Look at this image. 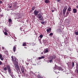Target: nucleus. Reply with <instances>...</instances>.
I'll return each mask as SVG.
<instances>
[{
    "label": "nucleus",
    "instance_id": "864d4df0",
    "mask_svg": "<svg viewBox=\"0 0 78 78\" xmlns=\"http://www.w3.org/2000/svg\"><path fill=\"white\" fill-rule=\"evenodd\" d=\"M11 76L12 77V78H13V77L12 76V75H11Z\"/></svg>",
    "mask_w": 78,
    "mask_h": 78
},
{
    "label": "nucleus",
    "instance_id": "4c0bfd02",
    "mask_svg": "<svg viewBox=\"0 0 78 78\" xmlns=\"http://www.w3.org/2000/svg\"><path fill=\"white\" fill-rule=\"evenodd\" d=\"M5 53H6V55H8V52L7 51H5Z\"/></svg>",
    "mask_w": 78,
    "mask_h": 78
},
{
    "label": "nucleus",
    "instance_id": "0eeeda50",
    "mask_svg": "<svg viewBox=\"0 0 78 78\" xmlns=\"http://www.w3.org/2000/svg\"><path fill=\"white\" fill-rule=\"evenodd\" d=\"M57 33H62V30L60 29H58L57 30Z\"/></svg>",
    "mask_w": 78,
    "mask_h": 78
},
{
    "label": "nucleus",
    "instance_id": "cd10ccee",
    "mask_svg": "<svg viewBox=\"0 0 78 78\" xmlns=\"http://www.w3.org/2000/svg\"><path fill=\"white\" fill-rule=\"evenodd\" d=\"M4 70H5V71H6V70H7V68L6 67H5L4 68Z\"/></svg>",
    "mask_w": 78,
    "mask_h": 78
},
{
    "label": "nucleus",
    "instance_id": "f3484780",
    "mask_svg": "<svg viewBox=\"0 0 78 78\" xmlns=\"http://www.w3.org/2000/svg\"><path fill=\"white\" fill-rule=\"evenodd\" d=\"M51 29L49 28L48 29H47V32H50L51 31Z\"/></svg>",
    "mask_w": 78,
    "mask_h": 78
},
{
    "label": "nucleus",
    "instance_id": "393cba45",
    "mask_svg": "<svg viewBox=\"0 0 78 78\" xmlns=\"http://www.w3.org/2000/svg\"><path fill=\"white\" fill-rule=\"evenodd\" d=\"M76 69L77 70V73L78 74V66H76Z\"/></svg>",
    "mask_w": 78,
    "mask_h": 78
},
{
    "label": "nucleus",
    "instance_id": "7ed1b4c3",
    "mask_svg": "<svg viewBox=\"0 0 78 78\" xmlns=\"http://www.w3.org/2000/svg\"><path fill=\"white\" fill-rule=\"evenodd\" d=\"M39 11H37L36 10H35L34 11V14L35 16H37V15H38V13H39Z\"/></svg>",
    "mask_w": 78,
    "mask_h": 78
},
{
    "label": "nucleus",
    "instance_id": "a878e982",
    "mask_svg": "<svg viewBox=\"0 0 78 78\" xmlns=\"http://www.w3.org/2000/svg\"><path fill=\"white\" fill-rule=\"evenodd\" d=\"M35 8H36L35 6H33V7L32 8V10L34 11V10L35 9Z\"/></svg>",
    "mask_w": 78,
    "mask_h": 78
},
{
    "label": "nucleus",
    "instance_id": "2f4dec72",
    "mask_svg": "<svg viewBox=\"0 0 78 78\" xmlns=\"http://www.w3.org/2000/svg\"><path fill=\"white\" fill-rule=\"evenodd\" d=\"M38 40H39V42H41V38H39V37H38Z\"/></svg>",
    "mask_w": 78,
    "mask_h": 78
},
{
    "label": "nucleus",
    "instance_id": "f03ea898",
    "mask_svg": "<svg viewBox=\"0 0 78 78\" xmlns=\"http://www.w3.org/2000/svg\"><path fill=\"white\" fill-rule=\"evenodd\" d=\"M15 68H16L17 70L19 71V72H18V73H19V74H21V72H20V68L19 67V66L16 65L15 67Z\"/></svg>",
    "mask_w": 78,
    "mask_h": 78
},
{
    "label": "nucleus",
    "instance_id": "9b49d317",
    "mask_svg": "<svg viewBox=\"0 0 78 78\" xmlns=\"http://www.w3.org/2000/svg\"><path fill=\"white\" fill-rule=\"evenodd\" d=\"M67 11H69V12H70V11H72V9L71 8V7H69Z\"/></svg>",
    "mask_w": 78,
    "mask_h": 78
},
{
    "label": "nucleus",
    "instance_id": "a211bd4d",
    "mask_svg": "<svg viewBox=\"0 0 78 78\" xmlns=\"http://www.w3.org/2000/svg\"><path fill=\"white\" fill-rule=\"evenodd\" d=\"M63 15H65V13H66V10H65L64 9H63Z\"/></svg>",
    "mask_w": 78,
    "mask_h": 78
},
{
    "label": "nucleus",
    "instance_id": "dca6fc26",
    "mask_svg": "<svg viewBox=\"0 0 78 78\" xmlns=\"http://www.w3.org/2000/svg\"><path fill=\"white\" fill-rule=\"evenodd\" d=\"M42 15H41V13H40L39 14H38V17H42Z\"/></svg>",
    "mask_w": 78,
    "mask_h": 78
},
{
    "label": "nucleus",
    "instance_id": "423d86ee",
    "mask_svg": "<svg viewBox=\"0 0 78 78\" xmlns=\"http://www.w3.org/2000/svg\"><path fill=\"white\" fill-rule=\"evenodd\" d=\"M56 58V56L55 55H53L52 56H51L50 57V59H51L53 60V59H55V58Z\"/></svg>",
    "mask_w": 78,
    "mask_h": 78
},
{
    "label": "nucleus",
    "instance_id": "6ab92c4d",
    "mask_svg": "<svg viewBox=\"0 0 78 78\" xmlns=\"http://www.w3.org/2000/svg\"><path fill=\"white\" fill-rule=\"evenodd\" d=\"M67 8H68V7H67V6L66 5L65 6L64 9H64L65 10H67Z\"/></svg>",
    "mask_w": 78,
    "mask_h": 78
},
{
    "label": "nucleus",
    "instance_id": "37998d69",
    "mask_svg": "<svg viewBox=\"0 0 78 78\" xmlns=\"http://www.w3.org/2000/svg\"><path fill=\"white\" fill-rule=\"evenodd\" d=\"M5 31H6V32H8V30H6V29H5Z\"/></svg>",
    "mask_w": 78,
    "mask_h": 78
},
{
    "label": "nucleus",
    "instance_id": "9d476101",
    "mask_svg": "<svg viewBox=\"0 0 78 78\" xmlns=\"http://www.w3.org/2000/svg\"><path fill=\"white\" fill-rule=\"evenodd\" d=\"M73 13H76L77 12V10L75 9H74L73 10Z\"/></svg>",
    "mask_w": 78,
    "mask_h": 78
},
{
    "label": "nucleus",
    "instance_id": "5701e85b",
    "mask_svg": "<svg viewBox=\"0 0 78 78\" xmlns=\"http://www.w3.org/2000/svg\"><path fill=\"white\" fill-rule=\"evenodd\" d=\"M39 37H40L41 39H42L43 37V35L41 34L39 36Z\"/></svg>",
    "mask_w": 78,
    "mask_h": 78
},
{
    "label": "nucleus",
    "instance_id": "603ef678",
    "mask_svg": "<svg viewBox=\"0 0 78 78\" xmlns=\"http://www.w3.org/2000/svg\"><path fill=\"white\" fill-rule=\"evenodd\" d=\"M41 55H42L43 54V52H41Z\"/></svg>",
    "mask_w": 78,
    "mask_h": 78
},
{
    "label": "nucleus",
    "instance_id": "13d9d810",
    "mask_svg": "<svg viewBox=\"0 0 78 78\" xmlns=\"http://www.w3.org/2000/svg\"><path fill=\"white\" fill-rule=\"evenodd\" d=\"M3 48V49H4V48Z\"/></svg>",
    "mask_w": 78,
    "mask_h": 78
},
{
    "label": "nucleus",
    "instance_id": "8fccbe9b",
    "mask_svg": "<svg viewBox=\"0 0 78 78\" xmlns=\"http://www.w3.org/2000/svg\"><path fill=\"white\" fill-rule=\"evenodd\" d=\"M76 8H78V5L77 6H76Z\"/></svg>",
    "mask_w": 78,
    "mask_h": 78
},
{
    "label": "nucleus",
    "instance_id": "c03bdc74",
    "mask_svg": "<svg viewBox=\"0 0 78 78\" xmlns=\"http://www.w3.org/2000/svg\"><path fill=\"white\" fill-rule=\"evenodd\" d=\"M26 65H27V66H28V64H29V63H26Z\"/></svg>",
    "mask_w": 78,
    "mask_h": 78
},
{
    "label": "nucleus",
    "instance_id": "473e14b6",
    "mask_svg": "<svg viewBox=\"0 0 78 78\" xmlns=\"http://www.w3.org/2000/svg\"><path fill=\"white\" fill-rule=\"evenodd\" d=\"M74 62H72V66H73V67H74Z\"/></svg>",
    "mask_w": 78,
    "mask_h": 78
},
{
    "label": "nucleus",
    "instance_id": "72a5a7b5",
    "mask_svg": "<svg viewBox=\"0 0 78 78\" xmlns=\"http://www.w3.org/2000/svg\"><path fill=\"white\" fill-rule=\"evenodd\" d=\"M1 58V60L2 61H3L4 58H3L2 57L1 58Z\"/></svg>",
    "mask_w": 78,
    "mask_h": 78
},
{
    "label": "nucleus",
    "instance_id": "bb28decb",
    "mask_svg": "<svg viewBox=\"0 0 78 78\" xmlns=\"http://www.w3.org/2000/svg\"><path fill=\"white\" fill-rule=\"evenodd\" d=\"M12 22V20H11V19H9V23H11V22Z\"/></svg>",
    "mask_w": 78,
    "mask_h": 78
},
{
    "label": "nucleus",
    "instance_id": "09e8293b",
    "mask_svg": "<svg viewBox=\"0 0 78 78\" xmlns=\"http://www.w3.org/2000/svg\"><path fill=\"white\" fill-rule=\"evenodd\" d=\"M51 11H52V12H54V10H52Z\"/></svg>",
    "mask_w": 78,
    "mask_h": 78
},
{
    "label": "nucleus",
    "instance_id": "6e6d98bb",
    "mask_svg": "<svg viewBox=\"0 0 78 78\" xmlns=\"http://www.w3.org/2000/svg\"><path fill=\"white\" fill-rule=\"evenodd\" d=\"M25 48H26V47H24Z\"/></svg>",
    "mask_w": 78,
    "mask_h": 78
},
{
    "label": "nucleus",
    "instance_id": "20e7f679",
    "mask_svg": "<svg viewBox=\"0 0 78 78\" xmlns=\"http://www.w3.org/2000/svg\"><path fill=\"white\" fill-rule=\"evenodd\" d=\"M21 70L23 73H24V72H25H25L27 71V70L26 69H24V67H22V68H21Z\"/></svg>",
    "mask_w": 78,
    "mask_h": 78
},
{
    "label": "nucleus",
    "instance_id": "39448f33",
    "mask_svg": "<svg viewBox=\"0 0 78 78\" xmlns=\"http://www.w3.org/2000/svg\"><path fill=\"white\" fill-rule=\"evenodd\" d=\"M38 18L40 20H41V21H44V17L43 16H42L40 17H39Z\"/></svg>",
    "mask_w": 78,
    "mask_h": 78
},
{
    "label": "nucleus",
    "instance_id": "1a4fd4ad",
    "mask_svg": "<svg viewBox=\"0 0 78 78\" xmlns=\"http://www.w3.org/2000/svg\"><path fill=\"white\" fill-rule=\"evenodd\" d=\"M44 2L45 3H49L50 1L49 0H44Z\"/></svg>",
    "mask_w": 78,
    "mask_h": 78
},
{
    "label": "nucleus",
    "instance_id": "7c9ffc66",
    "mask_svg": "<svg viewBox=\"0 0 78 78\" xmlns=\"http://www.w3.org/2000/svg\"><path fill=\"white\" fill-rule=\"evenodd\" d=\"M75 33L76 36L78 35V32H75Z\"/></svg>",
    "mask_w": 78,
    "mask_h": 78
},
{
    "label": "nucleus",
    "instance_id": "4d7b16f0",
    "mask_svg": "<svg viewBox=\"0 0 78 78\" xmlns=\"http://www.w3.org/2000/svg\"><path fill=\"white\" fill-rule=\"evenodd\" d=\"M0 10H1V9H0ZM0 12H1V11L0 10Z\"/></svg>",
    "mask_w": 78,
    "mask_h": 78
},
{
    "label": "nucleus",
    "instance_id": "2eb2a0df",
    "mask_svg": "<svg viewBox=\"0 0 78 78\" xmlns=\"http://www.w3.org/2000/svg\"><path fill=\"white\" fill-rule=\"evenodd\" d=\"M6 67H7V70H9V69H11V67L9 65H8L6 66Z\"/></svg>",
    "mask_w": 78,
    "mask_h": 78
},
{
    "label": "nucleus",
    "instance_id": "5fc2aeb1",
    "mask_svg": "<svg viewBox=\"0 0 78 78\" xmlns=\"http://www.w3.org/2000/svg\"><path fill=\"white\" fill-rule=\"evenodd\" d=\"M23 31H24V32H26V31H25V30H23Z\"/></svg>",
    "mask_w": 78,
    "mask_h": 78
},
{
    "label": "nucleus",
    "instance_id": "aec40b11",
    "mask_svg": "<svg viewBox=\"0 0 78 78\" xmlns=\"http://www.w3.org/2000/svg\"><path fill=\"white\" fill-rule=\"evenodd\" d=\"M16 47L15 46H14L13 48L14 52H15L16 51Z\"/></svg>",
    "mask_w": 78,
    "mask_h": 78
},
{
    "label": "nucleus",
    "instance_id": "a18cd8bd",
    "mask_svg": "<svg viewBox=\"0 0 78 78\" xmlns=\"http://www.w3.org/2000/svg\"><path fill=\"white\" fill-rule=\"evenodd\" d=\"M38 78H41V76H39V75L38 76Z\"/></svg>",
    "mask_w": 78,
    "mask_h": 78
},
{
    "label": "nucleus",
    "instance_id": "f704fd0d",
    "mask_svg": "<svg viewBox=\"0 0 78 78\" xmlns=\"http://www.w3.org/2000/svg\"><path fill=\"white\" fill-rule=\"evenodd\" d=\"M51 62H53V59H51L50 60H49V62L51 63Z\"/></svg>",
    "mask_w": 78,
    "mask_h": 78
},
{
    "label": "nucleus",
    "instance_id": "052dcab7",
    "mask_svg": "<svg viewBox=\"0 0 78 78\" xmlns=\"http://www.w3.org/2000/svg\"><path fill=\"white\" fill-rule=\"evenodd\" d=\"M54 68H55V67H54Z\"/></svg>",
    "mask_w": 78,
    "mask_h": 78
},
{
    "label": "nucleus",
    "instance_id": "ddd939ff",
    "mask_svg": "<svg viewBox=\"0 0 78 78\" xmlns=\"http://www.w3.org/2000/svg\"><path fill=\"white\" fill-rule=\"evenodd\" d=\"M41 23L43 25H46L47 24V22L44 21L41 22Z\"/></svg>",
    "mask_w": 78,
    "mask_h": 78
},
{
    "label": "nucleus",
    "instance_id": "f257e3e1",
    "mask_svg": "<svg viewBox=\"0 0 78 78\" xmlns=\"http://www.w3.org/2000/svg\"><path fill=\"white\" fill-rule=\"evenodd\" d=\"M11 58H12V60L13 61V62L14 64H16V63H17V59L16 58H15L14 57H13V56H11Z\"/></svg>",
    "mask_w": 78,
    "mask_h": 78
},
{
    "label": "nucleus",
    "instance_id": "c9c22d12",
    "mask_svg": "<svg viewBox=\"0 0 78 78\" xmlns=\"http://www.w3.org/2000/svg\"><path fill=\"white\" fill-rule=\"evenodd\" d=\"M53 34L52 33H51L50 34H49V36H52L53 35Z\"/></svg>",
    "mask_w": 78,
    "mask_h": 78
},
{
    "label": "nucleus",
    "instance_id": "de8ad7c7",
    "mask_svg": "<svg viewBox=\"0 0 78 78\" xmlns=\"http://www.w3.org/2000/svg\"><path fill=\"white\" fill-rule=\"evenodd\" d=\"M16 5H13V7H14V8H16Z\"/></svg>",
    "mask_w": 78,
    "mask_h": 78
},
{
    "label": "nucleus",
    "instance_id": "b1692460",
    "mask_svg": "<svg viewBox=\"0 0 78 78\" xmlns=\"http://www.w3.org/2000/svg\"><path fill=\"white\" fill-rule=\"evenodd\" d=\"M69 13H70V12H69V11L67 10L66 12V16H68V15L69 14Z\"/></svg>",
    "mask_w": 78,
    "mask_h": 78
},
{
    "label": "nucleus",
    "instance_id": "6e6552de",
    "mask_svg": "<svg viewBox=\"0 0 78 78\" xmlns=\"http://www.w3.org/2000/svg\"><path fill=\"white\" fill-rule=\"evenodd\" d=\"M57 69H55L54 70V72L56 73H59V72H58V69L57 68Z\"/></svg>",
    "mask_w": 78,
    "mask_h": 78
},
{
    "label": "nucleus",
    "instance_id": "c85d7f7f",
    "mask_svg": "<svg viewBox=\"0 0 78 78\" xmlns=\"http://www.w3.org/2000/svg\"><path fill=\"white\" fill-rule=\"evenodd\" d=\"M48 49H46L45 51V53H48Z\"/></svg>",
    "mask_w": 78,
    "mask_h": 78
},
{
    "label": "nucleus",
    "instance_id": "c756f323",
    "mask_svg": "<svg viewBox=\"0 0 78 78\" xmlns=\"http://www.w3.org/2000/svg\"><path fill=\"white\" fill-rule=\"evenodd\" d=\"M4 34H5V36H7V35H8V33H7L6 32H4Z\"/></svg>",
    "mask_w": 78,
    "mask_h": 78
},
{
    "label": "nucleus",
    "instance_id": "4be33fe9",
    "mask_svg": "<svg viewBox=\"0 0 78 78\" xmlns=\"http://www.w3.org/2000/svg\"><path fill=\"white\" fill-rule=\"evenodd\" d=\"M44 56H42L41 57H39L38 58L39 59H44Z\"/></svg>",
    "mask_w": 78,
    "mask_h": 78
},
{
    "label": "nucleus",
    "instance_id": "4468645a",
    "mask_svg": "<svg viewBox=\"0 0 78 78\" xmlns=\"http://www.w3.org/2000/svg\"><path fill=\"white\" fill-rule=\"evenodd\" d=\"M23 46L26 47V46H27V43L23 42Z\"/></svg>",
    "mask_w": 78,
    "mask_h": 78
},
{
    "label": "nucleus",
    "instance_id": "58836bf2",
    "mask_svg": "<svg viewBox=\"0 0 78 78\" xmlns=\"http://www.w3.org/2000/svg\"><path fill=\"white\" fill-rule=\"evenodd\" d=\"M2 57V54H0V58H1Z\"/></svg>",
    "mask_w": 78,
    "mask_h": 78
},
{
    "label": "nucleus",
    "instance_id": "e433bc0d",
    "mask_svg": "<svg viewBox=\"0 0 78 78\" xmlns=\"http://www.w3.org/2000/svg\"><path fill=\"white\" fill-rule=\"evenodd\" d=\"M3 64V63L1 61H0V65H2Z\"/></svg>",
    "mask_w": 78,
    "mask_h": 78
},
{
    "label": "nucleus",
    "instance_id": "412c9836",
    "mask_svg": "<svg viewBox=\"0 0 78 78\" xmlns=\"http://www.w3.org/2000/svg\"><path fill=\"white\" fill-rule=\"evenodd\" d=\"M57 68H58V69H59V70H63V69H62L60 67H58V66H57Z\"/></svg>",
    "mask_w": 78,
    "mask_h": 78
},
{
    "label": "nucleus",
    "instance_id": "79ce46f5",
    "mask_svg": "<svg viewBox=\"0 0 78 78\" xmlns=\"http://www.w3.org/2000/svg\"><path fill=\"white\" fill-rule=\"evenodd\" d=\"M2 1H0V4H2Z\"/></svg>",
    "mask_w": 78,
    "mask_h": 78
},
{
    "label": "nucleus",
    "instance_id": "49530a36",
    "mask_svg": "<svg viewBox=\"0 0 78 78\" xmlns=\"http://www.w3.org/2000/svg\"><path fill=\"white\" fill-rule=\"evenodd\" d=\"M12 8V6H10L9 7V8Z\"/></svg>",
    "mask_w": 78,
    "mask_h": 78
},
{
    "label": "nucleus",
    "instance_id": "ea45409f",
    "mask_svg": "<svg viewBox=\"0 0 78 78\" xmlns=\"http://www.w3.org/2000/svg\"><path fill=\"white\" fill-rule=\"evenodd\" d=\"M60 1H61V0H57V2H60Z\"/></svg>",
    "mask_w": 78,
    "mask_h": 78
},
{
    "label": "nucleus",
    "instance_id": "3c124183",
    "mask_svg": "<svg viewBox=\"0 0 78 78\" xmlns=\"http://www.w3.org/2000/svg\"><path fill=\"white\" fill-rule=\"evenodd\" d=\"M30 12H33V10H30Z\"/></svg>",
    "mask_w": 78,
    "mask_h": 78
},
{
    "label": "nucleus",
    "instance_id": "f8f14e48",
    "mask_svg": "<svg viewBox=\"0 0 78 78\" xmlns=\"http://www.w3.org/2000/svg\"><path fill=\"white\" fill-rule=\"evenodd\" d=\"M8 71L9 73H13L12 72H11V69H8Z\"/></svg>",
    "mask_w": 78,
    "mask_h": 78
},
{
    "label": "nucleus",
    "instance_id": "bf43d9fd",
    "mask_svg": "<svg viewBox=\"0 0 78 78\" xmlns=\"http://www.w3.org/2000/svg\"><path fill=\"white\" fill-rule=\"evenodd\" d=\"M61 14H62V13H61Z\"/></svg>",
    "mask_w": 78,
    "mask_h": 78
},
{
    "label": "nucleus",
    "instance_id": "a19ab883",
    "mask_svg": "<svg viewBox=\"0 0 78 78\" xmlns=\"http://www.w3.org/2000/svg\"><path fill=\"white\" fill-rule=\"evenodd\" d=\"M1 17H3V14L1 15Z\"/></svg>",
    "mask_w": 78,
    "mask_h": 78
}]
</instances>
